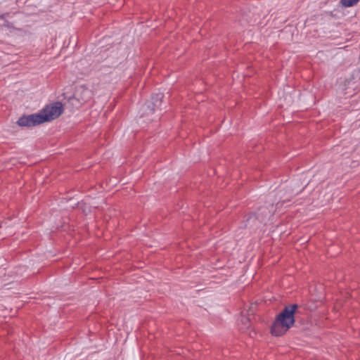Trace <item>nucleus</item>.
Segmentation results:
<instances>
[{
	"mask_svg": "<svg viewBox=\"0 0 360 360\" xmlns=\"http://www.w3.org/2000/svg\"><path fill=\"white\" fill-rule=\"evenodd\" d=\"M299 305L292 304L285 305L283 310L276 315L271 326V333L276 337L285 334L295 323V314Z\"/></svg>",
	"mask_w": 360,
	"mask_h": 360,
	"instance_id": "obj_1",
	"label": "nucleus"
},
{
	"mask_svg": "<svg viewBox=\"0 0 360 360\" xmlns=\"http://www.w3.org/2000/svg\"><path fill=\"white\" fill-rule=\"evenodd\" d=\"M269 200L264 205L258 207L255 212H250L245 216V225L254 226V222L257 220L259 223H265L274 215L275 212L274 202L271 200V196L269 195Z\"/></svg>",
	"mask_w": 360,
	"mask_h": 360,
	"instance_id": "obj_2",
	"label": "nucleus"
},
{
	"mask_svg": "<svg viewBox=\"0 0 360 360\" xmlns=\"http://www.w3.org/2000/svg\"><path fill=\"white\" fill-rule=\"evenodd\" d=\"M63 105L61 102L56 101L46 105L43 109L39 110V113L42 117L44 123L51 122L63 112Z\"/></svg>",
	"mask_w": 360,
	"mask_h": 360,
	"instance_id": "obj_3",
	"label": "nucleus"
},
{
	"mask_svg": "<svg viewBox=\"0 0 360 360\" xmlns=\"http://www.w3.org/2000/svg\"><path fill=\"white\" fill-rule=\"evenodd\" d=\"M43 123L39 112L30 115H23L16 122V124L21 127H32Z\"/></svg>",
	"mask_w": 360,
	"mask_h": 360,
	"instance_id": "obj_4",
	"label": "nucleus"
},
{
	"mask_svg": "<svg viewBox=\"0 0 360 360\" xmlns=\"http://www.w3.org/2000/svg\"><path fill=\"white\" fill-rule=\"evenodd\" d=\"M164 97V94L161 92L153 94L151 95L150 99L148 101V102L150 103V105L153 108V109L155 111H161L166 107L165 102L163 101Z\"/></svg>",
	"mask_w": 360,
	"mask_h": 360,
	"instance_id": "obj_5",
	"label": "nucleus"
},
{
	"mask_svg": "<svg viewBox=\"0 0 360 360\" xmlns=\"http://www.w3.org/2000/svg\"><path fill=\"white\" fill-rule=\"evenodd\" d=\"M155 112V110L150 105V103L147 101L141 105L139 110V118H146V120H143V122H150L153 120L151 116L154 114Z\"/></svg>",
	"mask_w": 360,
	"mask_h": 360,
	"instance_id": "obj_6",
	"label": "nucleus"
},
{
	"mask_svg": "<svg viewBox=\"0 0 360 360\" xmlns=\"http://www.w3.org/2000/svg\"><path fill=\"white\" fill-rule=\"evenodd\" d=\"M359 2V0H340L342 6L345 8L352 7Z\"/></svg>",
	"mask_w": 360,
	"mask_h": 360,
	"instance_id": "obj_7",
	"label": "nucleus"
},
{
	"mask_svg": "<svg viewBox=\"0 0 360 360\" xmlns=\"http://www.w3.org/2000/svg\"><path fill=\"white\" fill-rule=\"evenodd\" d=\"M6 14H0V20H3L5 18Z\"/></svg>",
	"mask_w": 360,
	"mask_h": 360,
	"instance_id": "obj_8",
	"label": "nucleus"
}]
</instances>
